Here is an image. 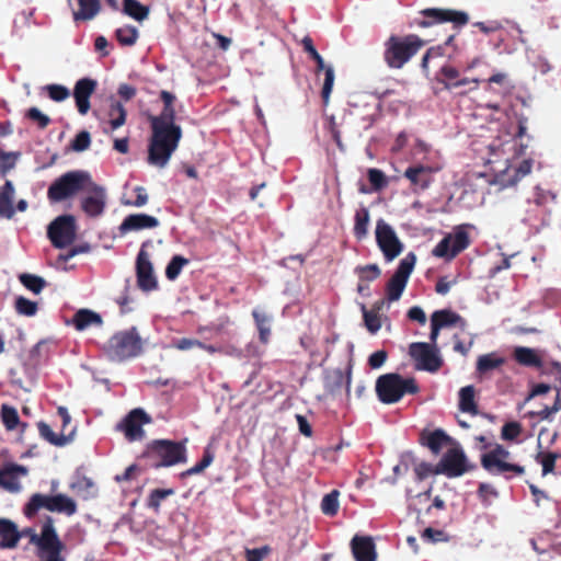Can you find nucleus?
Listing matches in <instances>:
<instances>
[{
    "mask_svg": "<svg viewBox=\"0 0 561 561\" xmlns=\"http://www.w3.org/2000/svg\"><path fill=\"white\" fill-rule=\"evenodd\" d=\"M24 117L34 123L39 129H45L51 122L49 116L42 113L37 107H30Z\"/></svg>",
    "mask_w": 561,
    "mask_h": 561,
    "instance_id": "53",
    "label": "nucleus"
},
{
    "mask_svg": "<svg viewBox=\"0 0 561 561\" xmlns=\"http://www.w3.org/2000/svg\"><path fill=\"white\" fill-rule=\"evenodd\" d=\"M538 370L542 376H553L556 381L561 383V363L542 359V366L538 367Z\"/></svg>",
    "mask_w": 561,
    "mask_h": 561,
    "instance_id": "57",
    "label": "nucleus"
},
{
    "mask_svg": "<svg viewBox=\"0 0 561 561\" xmlns=\"http://www.w3.org/2000/svg\"><path fill=\"white\" fill-rule=\"evenodd\" d=\"M22 534L18 526L10 519L0 518V548L14 549L18 547Z\"/></svg>",
    "mask_w": 561,
    "mask_h": 561,
    "instance_id": "24",
    "label": "nucleus"
},
{
    "mask_svg": "<svg viewBox=\"0 0 561 561\" xmlns=\"http://www.w3.org/2000/svg\"><path fill=\"white\" fill-rule=\"evenodd\" d=\"M175 493L173 489H153L147 497V507L154 513L160 512L161 502Z\"/></svg>",
    "mask_w": 561,
    "mask_h": 561,
    "instance_id": "42",
    "label": "nucleus"
},
{
    "mask_svg": "<svg viewBox=\"0 0 561 561\" xmlns=\"http://www.w3.org/2000/svg\"><path fill=\"white\" fill-rule=\"evenodd\" d=\"M271 553L270 546H263L261 548L247 549L245 561H263L265 557Z\"/></svg>",
    "mask_w": 561,
    "mask_h": 561,
    "instance_id": "63",
    "label": "nucleus"
},
{
    "mask_svg": "<svg viewBox=\"0 0 561 561\" xmlns=\"http://www.w3.org/2000/svg\"><path fill=\"white\" fill-rule=\"evenodd\" d=\"M159 226V220L147 214H131L124 218L119 226V231L125 234L130 231H139L144 229H153Z\"/></svg>",
    "mask_w": 561,
    "mask_h": 561,
    "instance_id": "21",
    "label": "nucleus"
},
{
    "mask_svg": "<svg viewBox=\"0 0 561 561\" xmlns=\"http://www.w3.org/2000/svg\"><path fill=\"white\" fill-rule=\"evenodd\" d=\"M77 331H84L90 327H101L103 324L102 317L90 309H79L69 322Z\"/></svg>",
    "mask_w": 561,
    "mask_h": 561,
    "instance_id": "25",
    "label": "nucleus"
},
{
    "mask_svg": "<svg viewBox=\"0 0 561 561\" xmlns=\"http://www.w3.org/2000/svg\"><path fill=\"white\" fill-rule=\"evenodd\" d=\"M14 307L18 313L26 317L35 316L38 309L35 301H32L23 296H19L15 299Z\"/></svg>",
    "mask_w": 561,
    "mask_h": 561,
    "instance_id": "54",
    "label": "nucleus"
},
{
    "mask_svg": "<svg viewBox=\"0 0 561 561\" xmlns=\"http://www.w3.org/2000/svg\"><path fill=\"white\" fill-rule=\"evenodd\" d=\"M367 178H368V181H369L373 190L376 192L381 191L388 184L386 174L379 169H375V168L368 169Z\"/></svg>",
    "mask_w": 561,
    "mask_h": 561,
    "instance_id": "56",
    "label": "nucleus"
},
{
    "mask_svg": "<svg viewBox=\"0 0 561 561\" xmlns=\"http://www.w3.org/2000/svg\"><path fill=\"white\" fill-rule=\"evenodd\" d=\"M187 439L181 442L153 439L147 444L139 459L153 469L172 467L187 461Z\"/></svg>",
    "mask_w": 561,
    "mask_h": 561,
    "instance_id": "2",
    "label": "nucleus"
},
{
    "mask_svg": "<svg viewBox=\"0 0 561 561\" xmlns=\"http://www.w3.org/2000/svg\"><path fill=\"white\" fill-rule=\"evenodd\" d=\"M505 363V359L499 356L496 353H489L478 357L477 360V371L480 374H485L493 369L499 368Z\"/></svg>",
    "mask_w": 561,
    "mask_h": 561,
    "instance_id": "36",
    "label": "nucleus"
},
{
    "mask_svg": "<svg viewBox=\"0 0 561 561\" xmlns=\"http://www.w3.org/2000/svg\"><path fill=\"white\" fill-rule=\"evenodd\" d=\"M344 382L346 383V391L348 392L351 383L350 375L345 379L343 370L340 368L325 370L323 376V386L328 393L334 394L339 392Z\"/></svg>",
    "mask_w": 561,
    "mask_h": 561,
    "instance_id": "26",
    "label": "nucleus"
},
{
    "mask_svg": "<svg viewBox=\"0 0 561 561\" xmlns=\"http://www.w3.org/2000/svg\"><path fill=\"white\" fill-rule=\"evenodd\" d=\"M70 489L84 500L92 499L98 493L93 480L82 474L76 476L75 481L70 484Z\"/></svg>",
    "mask_w": 561,
    "mask_h": 561,
    "instance_id": "31",
    "label": "nucleus"
},
{
    "mask_svg": "<svg viewBox=\"0 0 561 561\" xmlns=\"http://www.w3.org/2000/svg\"><path fill=\"white\" fill-rule=\"evenodd\" d=\"M474 397L476 389L472 385L462 387L459 390V410L471 415H477L479 411Z\"/></svg>",
    "mask_w": 561,
    "mask_h": 561,
    "instance_id": "32",
    "label": "nucleus"
},
{
    "mask_svg": "<svg viewBox=\"0 0 561 561\" xmlns=\"http://www.w3.org/2000/svg\"><path fill=\"white\" fill-rule=\"evenodd\" d=\"M91 180L92 178L87 171H69L50 184L47 197L54 203L65 201L79 192H83Z\"/></svg>",
    "mask_w": 561,
    "mask_h": 561,
    "instance_id": "6",
    "label": "nucleus"
},
{
    "mask_svg": "<svg viewBox=\"0 0 561 561\" xmlns=\"http://www.w3.org/2000/svg\"><path fill=\"white\" fill-rule=\"evenodd\" d=\"M425 44L416 34L390 35L383 43V61L390 69H402Z\"/></svg>",
    "mask_w": 561,
    "mask_h": 561,
    "instance_id": "3",
    "label": "nucleus"
},
{
    "mask_svg": "<svg viewBox=\"0 0 561 561\" xmlns=\"http://www.w3.org/2000/svg\"><path fill=\"white\" fill-rule=\"evenodd\" d=\"M421 19H415L416 26L425 28L435 24L451 23L455 28H459L468 24L469 15L465 11L445 8H427L420 11Z\"/></svg>",
    "mask_w": 561,
    "mask_h": 561,
    "instance_id": "9",
    "label": "nucleus"
},
{
    "mask_svg": "<svg viewBox=\"0 0 561 561\" xmlns=\"http://www.w3.org/2000/svg\"><path fill=\"white\" fill-rule=\"evenodd\" d=\"M134 192L136 193V198L134 201H125V202H123V204L127 205V206H134V207L145 206L149 199L146 188L144 186H136L134 188Z\"/></svg>",
    "mask_w": 561,
    "mask_h": 561,
    "instance_id": "62",
    "label": "nucleus"
},
{
    "mask_svg": "<svg viewBox=\"0 0 561 561\" xmlns=\"http://www.w3.org/2000/svg\"><path fill=\"white\" fill-rule=\"evenodd\" d=\"M213 460H214V455H213L210 448H208V447L205 448L202 459L195 466L183 471L180 474L181 478H186V477L198 474V473L203 472L207 467L210 466Z\"/></svg>",
    "mask_w": 561,
    "mask_h": 561,
    "instance_id": "48",
    "label": "nucleus"
},
{
    "mask_svg": "<svg viewBox=\"0 0 561 561\" xmlns=\"http://www.w3.org/2000/svg\"><path fill=\"white\" fill-rule=\"evenodd\" d=\"M96 87V81L91 78H82L76 82L73 98L78 112L81 115H85L89 112L91 107L90 98L94 93Z\"/></svg>",
    "mask_w": 561,
    "mask_h": 561,
    "instance_id": "20",
    "label": "nucleus"
},
{
    "mask_svg": "<svg viewBox=\"0 0 561 561\" xmlns=\"http://www.w3.org/2000/svg\"><path fill=\"white\" fill-rule=\"evenodd\" d=\"M27 469L24 466L12 463L0 470V486L10 489L11 480L16 478V474L25 476Z\"/></svg>",
    "mask_w": 561,
    "mask_h": 561,
    "instance_id": "43",
    "label": "nucleus"
},
{
    "mask_svg": "<svg viewBox=\"0 0 561 561\" xmlns=\"http://www.w3.org/2000/svg\"><path fill=\"white\" fill-rule=\"evenodd\" d=\"M151 417L142 409L131 410L117 425L127 440H140L145 436L144 425L149 424Z\"/></svg>",
    "mask_w": 561,
    "mask_h": 561,
    "instance_id": "16",
    "label": "nucleus"
},
{
    "mask_svg": "<svg viewBox=\"0 0 561 561\" xmlns=\"http://www.w3.org/2000/svg\"><path fill=\"white\" fill-rule=\"evenodd\" d=\"M322 71H324V82L321 91V96L323 103L328 104L334 84V69L332 66H327L324 69H322Z\"/></svg>",
    "mask_w": 561,
    "mask_h": 561,
    "instance_id": "55",
    "label": "nucleus"
},
{
    "mask_svg": "<svg viewBox=\"0 0 561 561\" xmlns=\"http://www.w3.org/2000/svg\"><path fill=\"white\" fill-rule=\"evenodd\" d=\"M435 80L438 83L443 84V89L447 91L456 90L469 83L476 84L471 89L474 90L477 89V85L479 83V79L461 77L459 70L450 64H445L439 68V70L435 75Z\"/></svg>",
    "mask_w": 561,
    "mask_h": 561,
    "instance_id": "19",
    "label": "nucleus"
},
{
    "mask_svg": "<svg viewBox=\"0 0 561 561\" xmlns=\"http://www.w3.org/2000/svg\"><path fill=\"white\" fill-rule=\"evenodd\" d=\"M190 261L181 255H174L165 268V277L169 280H174L180 275L182 268L187 265Z\"/></svg>",
    "mask_w": 561,
    "mask_h": 561,
    "instance_id": "51",
    "label": "nucleus"
},
{
    "mask_svg": "<svg viewBox=\"0 0 561 561\" xmlns=\"http://www.w3.org/2000/svg\"><path fill=\"white\" fill-rule=\"evenodd\" d=\"M533 163V159L523 160L519 163V165L516 169H514L513 178L505 179V176H508V170H506L505 173L503 174L502 182L505 183L506 185H515L517 182H519L523 178H525L531 172Z\"/></svg>",
    "mask_w": 561,
    "mask_h": 561,
    "instance_id": "41",
    "label": "nucleus"
},
{
    "mask_svg": "<svg viewBox=\"0 0 561 561\" xmlns=\"http://www.w3.org/2000/svg\"><path fill=\"white\" fill-rule=\"evenodd\" d=\"M252 317L255 321V325L259 331L260 341L263 344H266L270 341V336H271V328H270L271 317L267 313H265L259 309H254L252 311Z\"/></svg>",
    "mask_w": 561,
    "mask_h": 561,
    "instance_id": "33",
    "label": "nucleus"
},
{
    "mask_svg": "<svg viewBox=\"0 0 561 561\" xmlns=\"http://www.w3.org/2000/svg\"><path fill=\"white\" fill-rule=\"evenodd\" d=\"M174 106H163L157 116L150 117L151 137L148 146V162L164 168L182 138L181 126L175 121Z\"/></svg>",
    "mask_w": 561,
    "mask_h": 561,
    "instance_id": "1",
    "label": "nucleus"
},
{
    "mask_svg": "<svg viewBox=\"0 0 561 561\" xmlns=\"http://www.w3.org/2000/svg\"><path fill=\"white\" fill-rule=\"evenodd\" d=\"M460 321H462V318L448 309L437 310L431 317V322H435L440 329L456 325Z\"/></svg>",
    "mask_w": 561,
    "mask_h": 561,
    "instance_id": "37",
    "label": "nucleus"
},
{
    "mask_svg": "<svg viewBox=\"0 0 561 561\" xmlns=\"http://www.w3.org/2000/svg\"><path fill=\"white\" fill-rule=\"evenodd\" d=\"M363 319L366 329L371 333H377L381 328L380 316L377 314L376 309L368 310L365 305H362Z\"/></svg>",
    "mask_w": 561,
    "mask_h": 561,
    "instance_id": "46",
    "label": "nucleus"
},
{
    "mask_svg": "<svg viewBox=\"0 0 561 561\" xmlns=\"http://www.w3.org/2000/svg\"><path fill=\"white\" fill-rule=\"evenodd\" d=\"M116 39L122 46H133L138 39V30L131 25L119 27L115 32Z\"/></svg>",
    "mask_w": 561,
    "mask_h": 561,
    "instance_id": "44",
    "label": "nucleus"
},
{
    "mask_svg": "<svg viewBox=\"0 0 561 561\" xmlns=\"http://www.w3.org/2000/svg\"><path fill=\"white\" fill-rule=\"evenodd\" d=\"M146 245L147 242L142 243L136 259V276L138 287L144 291H150L158 287V282L149 255L144 249Z\"/></svg>",
    "mask_w": 561,
    "mask_h": 561,
    "instance_id": "18",
    "label": "nucleus"
},
{
    "mask_svg": "<svg viewBox=\"0 0 561 561\" xmlns=\"http://www.w3.org/2000/svg\"><path fill=\"white\" fill-rule=\"evenodd\" d=\"M414 471L416 474V479L419 481H422L426 479L428 476L435 474V467H433L428 462L423 461L415 466Z\"/></svg>",
    "mask_w": 561,
    "mask_h": 561,
    "instance_id": "64",
    "label": "nucleus"
},
{
    "mask_svg": "<svg viewBox=\"0 0 561 561\" xmlns=\"http://www.w3.org/2000/svg\"><path fill=\"white\" fill-rule=\"evenodd\" d=\"M41 508L71 516L77 512V504L71 497L61 493L56 495L35 493L24 506L23 513L27 518H32Z\"/></svg>",
    "mask_w": 561,
    "mask_h": 561,
    "instance_id": "8",
    "label": "nucleus"
},
{
    "mask_svg": "<svg viewBox=\"0 0 561 561\" xmlns=\"http://www.w3.org/2000/svg\"><path fill=\"white\" fill-rule=\"evenodd\" d=\"M513 358L516 363L525 367H538L542 366V358L537 352L530 347L516 346L513 352Z\"/></svg>",
    "mask_w": 561,
    "mask_h": 561,
    "instance_id": "27",
    "label": "nucleus"
},
{
    "mask_svg": "<svg viewBox=\"0 0 561 561\" xmlns=\"http://www.w3.org/2000/svg\"><path fill=\"white\" fill-rule=\"evenodd\" d=\"M420 387L415 378H403L397 373H389L378 377L376 393L378 399L386 404L400 401L405 394H416Z\"/></svg>",
    "mask_w": 561,
    "mask_h": 561,
    "instance_id": "4",
    "label": "nucleus"
},
{
    "mask_svg": "<svg viewBox=\"0 0 561 561\" xmlns=\"http://www.w3.org/2000/svg\"><path fill=\"white\" fill-rule=\"evenodd\" d=\"M19 279L24 287L34 294H39L46 285L44 278L33 274H21Z\"/></svg>",
    "mask_w": 561,
    "mask_h": 561,
    "instance_id": "52",
    "label": "nucleus"
},
{
    "mask_svg": "<svg viewBox=\"0 0 561 561\" xmlns=\"http://www.w3.org/2000/svg\"><path fill=\"white\" fill-rule=\"evenodd\" d=\"M376 242L387 262L393 261L403 251V243L398 238L394 229L383 219L376 224Z\"/></svg>",
    "mask_w": 561,
    "mask_h": 561,
    "instance_id": "14",
    "label": "nucleus"
},
{
    "mask_svg": "<svg viewBox=\"0 0 561 561\" xmlns=\"http://www.w3.org/2000/svg\"><path fill=\"white\" fill-rule=\"evenodd\" d=\"M403 176L410 181L411 185L414 187V191H424L433 182L432 168L425 167L423 164L409 167L404 171Z\"/></svg>",
    "mask_w": 561,
    "mask_h": 561,
    "instance_id": "22",
    "label": "nucleus"
},
{
    "mask_svg": "<svg viewBox=\"0 0 561 561\" xmlns=\"http://www.w3.org/2000/svg\"><path fill=\"white\" fill-rule=\"evenodd\" d=\"M469 245V233L463 227H457L453 233H448L436 244L432 254L436 257L450 261L465 251Z\"/></svg>",
    "mask_w": 561,
    "mask_h": 561,
    "instance_id": "13",
    "label": "nucleus"
},
{
    "mask_svg": "<svg viewBox=\"0 0 561 561\" xmlns=\"http://www.w3.org/2000/svg\"><path fill=\"white\" fill-rule=\"evenodd\" d=\"M107 115L111 129L115 130L126 123L127 111L121 102L112 101Z\"/></svg>",
    "mask_w": 561,
    "mask_h": 561,
    "instance_id": "35",
    "label": "nucleus"
},
{
    "mask_svg": "<svg viewBox=\"0 0 561 561\" xmlns=\"http://www.w3.org/2000/svg\"><path fill=\"white\" fill-rule=\"evenodd\" d=\"M13 195L14 187L12 182L5 181L4 185L0 187V216L3 218L10 219L14 216Z\"/></svg>",
    "mask_w": 561,
    "mask_h": 561,
    "instance_id": "30",
    "label": "nucleus"
},
{
    "mask_svg": "<svg viewBox=\"0 0 561 561\" xmlns=\"http://www.w3.org/2000/svg\"><path fill=\"white\" fill-rule=\"evenodd\" d=\"M48 96L55 102H62L70 95L69 90L60 84H48L45 87Z\"/></svg>",
    "mask_w": 561,
    "mask_h": 561,
    "instance_id": "60",
    "label": "nucleus"
},
{
    "mask_svg": "<svg viewBox=\"0 0 561 561\" xmlns=\"http://www.w3.org/2000/svg\"><path fill=\"white\" fill-rule=\"evenodd\" d=\"M512 455L501 444H493V447L481 455V466L490 474H504L506 478L512 476H523L525 468L520 465L510 462Z\"/></svg>",
    "mask_w": 561,
    "mask_h": 561,
    "instance_id": "7",
    "label": "nucleus"
},
{
    "mask_svg": "<svg viewBox=\"0 0 561 561\" xmlns=\"http://www.w3.org/2000/svg\"><path fill=\"white\" fill-rule=\"evenodd\" d=\"M51 244L57 249L70 245L76 238V220L71 215L57 217L47 229Z\"/></svg>",
    "mask_w": 561,
    "mask_h": 561,
    "instance_id": "15",
    "label": "nucleus"
},
{
    "mask_svg": "<svg viewBox=\"0 0 561 561\" xmlns=\"http://www.w3.org/2000/svg\"><path fill=\"white\" fill-rule=\"evenodd\" d=\"M339 491L333 490L330 493L325 494L321 502L322 513L327 516H335L339 512Z\"/></svg>",
    "mask_w": 561,
    "mask_h": 561,
    "instance_id": "45",
    "label": "nucleus"
},
{
    "mask_svg": "<svg viewBox=\"0 0 561 561\" xmlns=\"http://www.w3.org/2000/svg\"><path fill=\"white\" fill-rule=\"evenodd\" d=\"M355 273L360 282L369 283L380 277L381 270L376 263H373L357 266Z\"/></svg>",
    "mask_w": 561,
    "mask_h": 561,
    "instance_id": "50",
    "label": "nucleus"
},
{
    "mask_svg": "<svg viewBox=\"0 0 561 561\" xmlns=\"http://www.w3.org/2000/svg\"><path fill=\"white\" fill-rule=\"evenodd\" d=\"M416 263V255L409 252L400 262L391 278L386 284V298L388 301H397L400 299L407 287L409 277L413 272Z\"/></svg>",
    "mask_w": 561,
    "mask_h": 561,
    "instance_id": "12",
    "label": "nucleus"
},
{
    "mask_svg": "<svg viewBox=\"0 0 561 561\" xmlns=\"http://www.w3.org/2000/svg\"><path fill=\"white\" fill-rule=\"evenodd\" d=\"M409 355L414 360V367L417 370L436 373L444 363L437 347L425 342L411 343Z\"/></svg>",
    "mask_w": 561,
    "mask_h": 561,
    "instance_id": "11",
    "label": "nucleus"
},
{
    "mask_svg": "<svg viewBox=\"0 0 561 561\" xmlns=\"http://www.w3.org/2000/svg\"><path fill=\"white\" fill-rule=\"evenodd\" d=\"M477 468L474 463L468 461V458L461 447L449 448L440 458L435 467V474H444L448 478H457L466 472L473 471Z\"/></svg>",
    "mask_w": 561,
    "mask_h": 561,
    "instance_id": "10",
    "label": "nucleus"
},
{
    "mask_svg": "<svg viewBox=\"0 0 561 561\" xmlns=\"http://www.w3.org/2000/svg\"><path fill=\"white\" fill-rule=\"evenodd\" d=\"M37 428H38L39 435L54 446H59V447L65 446L71 439L70 435H66L64 433L56 434L50 428V426L43 421L38 422Z\"/></svg>",
    "mask_w": 561,
    "mask_h": 561,
    "instance_id": "34",
    "label": "nucleus"
},
{
    "mask_svg": "<svg viewBox=\"0 0 561 561\" xmlns=\"http://www.w3.org/2000/svg\"><path fill=\"white\" fill-rule=\"evenodd\" d=\"M301 45L304 50L308 53L310 58L317 64L316 73L318 75L320 71H322V69L327 67L322 56L316 49L311 37L305 36L301 39Z\"/></svg>",
    "mask_w": 561,
    "mask_h": 561,
    "instance_id": "49",
    "label": "nucleus"
},
{
    "mask_svg": "<svg viewBox=\"0 0 561 561\" xmlns=\"http://www.w3.org/2000/svg\"><path fill=\"white\" fill-rule=\"evenodd\" d=\"M351 548L356 561H376L375 543L371 537L354 536Z\"/></svg>",
    "mask_w": 561,
    "mask_h": 561,
    "instance_id": "23",
    "label": "nucleus"
},
{
    "mask_svg": "<svg viewBox=\"0 0 561 561\" xmlns=\"http://www.w3.org/2000/svg\"><path fill=\"white\" fill-rule=\"evenodd\" d=\"M79 10L72 12L73 20L78 21H90L94 19L100 10V0H78Z\"/></svg>",
    "mask_w": 561,
    "mask_h": 561,
    "instance_id": "28",
    "label": "nucleus"
},
{
    "mask_svg": "<svg viewBox=\"0 0 561 561\" xmlns=\"http://www.w3.org/2000/svg\"><path fill=\"white\" fill-rule=\"evenodd\" d=\"M105 352L112 360L124 362L139 356L142 353V340L135 327L113 334L106 345Z\"/></svg>",
    "mask_w": 561,
    "mask_h": 561,
    "instance_id": "5",
    "label": "nucleus"
},
{
    "mask_svg": "<svg viewBox=\"0 0 561 561\" xmlns=\"http://www.w3.org/2000/svg\"><path fill=\"white\" fill-rule=\"evenodd\" d=\"M1 420L8 431L15 430L20 424V416L16 409L8 404H2L1 407Z\"/></svg>",
    "mask_w": 561,
    "mask_h": 561,
    "instance_id": "47",
    "label": "nucleus"
},
{
    "mask_svg": "<svg viewBox=\"0 0 561 561\" xmlns=\"http://www.w3.org/2000/svg\"><path fill=\"white\" fill-rule=\"evenodd\" d=\"M202 346V341L190 337H181L172 341V347L179 351H188Z\"/></svg>",
    "mask_w": 561,
    "mask_h": 561,
    "instance_id": "61",
    "label": "nucleus"
},
{
    "mask_svg": "<svg viewBox=\"0 0 561 561\" xmlns=\"http://www.w3.org/2000/svg\"><path fill=\"white\" fill-rule=\"evenodd\" d=\"M83 192H87L88 196L81 201L82 210L89 217L101 216L104 213L106 204V193L104 187L91 180Z\"/></svg>",
    "mask_w": 561,
    "mask_h": 561,
    "instance_id": "17",
    "label": "nucleus"
},
{
    "mask_svg": "<svg viewBox=\"0 0 561 561\" xmlns=\"http://www.w3.org/2000/svg\"><path fill=\"white\" fill-rule=\"evenodd\" d=\"M91 145V136L90 133L87 130H81L78 133L75 137V139L71 141V149L77 152H82L87 149H89Z\"/></svg>",
    "mask_w": 561,
    "mask_h": 561,
    "instance_id": "59",
    "label": "nucleus"
},
{
    "mask_svg": "<svg viewBox=\"0 0 561 561\" xmlns=\"http://www.w3.org/2000/svg\"><path fill=\"white\" fill-rule=\"evenodd\" d=\"M522 424L513 421L507 422L503 425L501 431V437L504 440H515L522 434Z\"/></svg>",
    "mask_w": 561,
    "mask_h": 561,
    "instance_id": "58",
    "label": "nucleus"
},
{
    "mask_svg": "<svg viewBox=\"0 0 561 561\" xmlns=\"http://www.w3.org/2000/svg\"><path fill=\"white\" fill-rule=\"evenodd\" d=\"M561 458V455L552 451H539L535 456L536 462L542 467V476L546 477L550 473H556L557 460Z\"/></svg>",
    "mask_w": 561,
    "mask_h": 561,
    "instance_id": "38",
    "label": "nucleus"
},
{
    "mask_svg": "<svg viewBox=\"0 0 561 561\" xmlns=\"http://www.w3.org/2000/svg\"><path fill=\"white\" fill-rule=\"evenodd\" d=\"M124 13L141 22L148 18L149 7L141 4L137 0H124Z\"/></svg>",
    "mask_w": 561,
    "mask_h": 561,
    "instance_id": "39",
    "label": "nucleus"
},
{
    "mask_svg": "<svg viewBox=\"0 0 561 561\" xmlns=\"http://www.w3.org/2000/svg\"><path fill=\"white\" fill-rule=\"evenodd\" d=\"M449 440V436L443 430H435L421 435V444L428 447L430 450L437 455L443 446Z\"/></svg>",
    "mask_w": 561,
    "mask_h": 561,
    "instance_id": "29",
    "label": "nucleus"
},
{
    "mask_svg": "<svg viewBox=\"0 0 561 561\" xmlns=\"http://www.w3.org/2000/svg\"><path fill=\"white\" fill-rule=\"evenodd\" d=\"M369 211L367 208L362 207L355 214V225H354V236L362 240L366 238L368 233V224H369Z\"/></svg>",
    "mask_w": 561,
    "mask_h": 561,
    "instance_id": "40",
    "label": "nucleus"
}]
</instances>
